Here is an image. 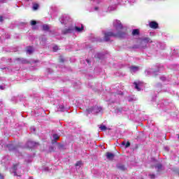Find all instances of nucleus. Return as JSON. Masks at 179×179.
Listing matches in <instances>:
<instances>
[{"mask_svg":"<svg viewBox=\"0 0 179 179\" xmlns=\"http://www.w3.org/2000/svg\"><path fill=\"white\" fill-rule=\"evenodd\" d=\"M114 30L110 31H103L104 36L103 39H99L101 41H110L111 37H118L119 38H124L127 36V28L122 25L121 21L115 20L113 22Z\"/></svg>","mask_w":179,"mask_h":179,"instance_id":"1","label":"nucleus"},{"mask_svg":"<svg viewBox=\"0 0 179 179\" xmlns=\"http://www.w3.org/2000/svg\"><path fill=\"white\" fill-rule=\"evenodd\" d=\"M152 43V39L149 37H143L138 41V44L135 48H148V45Z\"/></svg>","mask_w":179,"mask_h":179,"instance_id":"2","label":"nucleus"},{"mask_svg":"<svg viewBox=\"0 0 179 179\" xmlns=\"http://www.w3.org/2000/svg\"><path fill=\"white\" fill-rule=\"evenodd\" d=\"M59 22L62 24H64V26H66V24H71L72 19L71 18V17H69V15H64L60 17Z\"/></svg>","mask_w":179,"mask_h":179,"instance_id":"3","label":"nucleus"},{"mask_svg":"<svg viewBox=\"0 0 179 179\" xmlns=\"http://www.w3.org/2000/svg\"><path fill=\"white\" fill-rule=\"evenodd\" d=\"M101 107L94 106V108H90L87 109V114H97L99 113H101Z\"/></svg>","mask_w":179,"mask_h":179,"instance_id":"4","label":"nucleus"},{"mask_svg":"<svg viewBox=\"0 0 179 179\" xmlns=\"http://www.w3.org/2000/svg\"><path fill=\"white\" fill-rule=\"evenodd\" d=\"M62 34H71L75 33V27L69 26L68 28H66L62 31Z\"/></svg>","mask_w":179,"mask_h":179,"instance_id":"5","label":"nucleus"},{"mask_svg":"<svg viewBox=\"0 0 179 179\" xmlns=\"http://www.w3.org/2000/svg\"><path fill=\"white\" fill-rule=\"evenodd\" d=\"M134 88L136 90L137 92H141L142 89H143V82L141 81H136L134 83Z\"/></svg>","mask_w":179,"mask_h":179,"instance_id":"6","label":"nucleus"},{"mask_svg":"<svg viewBox=\"0 0 179 179\" xmlns=\"http://www.w3.org/2000/svg\"><path fill=\"white\" fill-rule=\"evenodd\" d=\"M20 171H22V169H17V164L14 165L10 169V173H13L14 176H17L18 177H20Z\"/></svg>","mask_w":179,"mask_h":179,"instance_id":"7","label":"nucleus"},{"mask_svg":"<svg viewBox=\"0 0 179 179\" xmlns=\"http://www.w3.org/2000/svg\"><path fill=\"white\" fill-rule=\"evenodd\" d=\"M7 147L8 148V150L10 151H13L14 152V153H15V155H20V153H19L18 150H17V147H15L13 144H8L7 145Z\"/></svg>","mask_w":179,"mask_h":179,"instance_id":"8","label":"nucleus"},{"mask_svg":"<svg viewBox=\"0 0 179 179\" xmlns=\"http://www.w3.org/2000/svg\"><path fill=\"white\" fill-rule=\"evenodd\" d=\"M122 92L121 91H118L116 94L115 93H113L111 94V98L112 99H121V97H122Z\"/></svg>","mask_w":179,"mask_h":179,"instance_id":"9","label":"nucleus"},{"mask_svg":"<svg viewBox=\"0 0 179 179\" xmlns=\"http://www.w3.org/2000/svg\"><path fill=\"white\" fill-rule=\"evenodd\" d=\"M38 145V143H36L34 141H29L27 143L26 148H29V149H31V148H34V146H37Z\"/></svg>","mask_w":179,"mask_h":179,"instance_id":"10","label":"nucleus"},{"mask_svg":"<svg viewBox=\"0 0 179 179\" xmlns=\"http://www.w3.org/2000/svg\"><path fill=\"white\" fill-rule=\"evenodd\" d=\"M85 30V27L83 25H81V27H74V33H83Z\"/></svg>","mask_w":179,"mask_h":179,"instance_id":"11","label":"nucleus"},{"mask_svg":"<svg viewBox=\"0 0 179 179\" xmlns=\"http://www.w3.org/2000/svg\"><path fill=\"white\" fill-rule=\"evenodd\" d=\"M149 26L150 29H157L159 27V24L156 21L150 22Z\"/></svg>","mask_w":179,"mask_h":179,"instance_id":"12","label":"nucleus"},{"mask_svg":"<svg viewBox=\"0 0 179 179\" xmlns=\"http://www.w3.org/2000/svg\"><path fill=\"white\" fill-rule=\"evenodd\" d=\"M139 66H130V72L131 73H136L139 71Z\"/></svg>","mask_w":179,"mask_h":179,"instance_id":"13","label":"nucleus"},{"mask_svg":"<svg viewBox=\"0 0 179 179\" xmlns=\"http://www.w3.org/2000/svg\"><path fill=\"white\" fill-rule=\"evenodd\" d=\"M15 62H17V64H27V60L22 58H17L15 59Z\"/></svg>","mask_w":179,"mask_h":179,"instance_id":"14","label":"nucleus"},{"mask_svg":"<svg viewBox=\"0 0 179 179\" xmlns=\"http://www.w3.org/2000/svg\"><path fill=\"white\" fill-rule=\"evenodd\" d=\"M106 157L108 159V160H113V159H114V154L111 152H107Z\"/></svg>","mask_w":179,"mask_h":179,"instance_id":"15","label":"nucleus"},{"mask_svg":"<svg viewBox=\"0 0 179 179\" xmlns=\"http://www.w3.org/2000/svg\"><path fill=\"white\" fill-rule=\"evenodd\" d=\"M52 138V143H55V141H58L59 139V136H58V134H53Z\"/></svg>","mask_w":179,"mask_h":179,"instance_id":"16","label":"nucleus"},{"mask_svg":"<svg viewBox=\"0 0 179 179\" xmlns=\"http://www.w3.org/2000/svg\"><path fill=\"white\" fill-rule=\"evenodd\" d=\"M42 29L44 30V31H50V25L43 24Z\"/></svg>","mask_w":179,"mask_h":179,"instance_id":"17","label":"nucleus"},{"mask_svg":"<svg viewBox=\"0 0 179 179\" xmlns=\"http://www.w3.org/2000/svg\"><path fill=\"white\" fill-rule=\"evenodd\" d=\"M33 51H34V49L33 48V47H28L27 49V54H32Z\"/></svg>","mask_w":179,"mask_h":179,"instance_id":"18","label":"nucleus"},{"mask_svg":"<svg viewBox=\"0 0 179 179\" xmlns=\"http://www.w3.org/2000/svg\"><path fill=\"white\" fill-rule=\"evenodd\" d=\"M139 34V30L138 29H134L132 31L133 36H138Z\"/></svg>","mask_w":179,"mask_h":179,"instance_id":"19","label":"nucleus"},{"mask_svg":"<svg viewBox=\"0 0 179 179\" xmlns=\"http://www.w3.org/2000/svg\"><path fill=\"white\" fill-rule=\"evenodd\" d=\"M96 58H99V59H101L103 57V53H97L96 55H95Z\"/></svg>","mask_w":179,"mask_h":179,"instance_id":"20","label":"nucleus"},{"mask_svg":"<svg viewBox=\"0 0 179 179\" xmlns=\"http://www.w3.org/2000/svg\"><path fill=\"white\" fill-rule=\"evenodd\" d=\"M124 111V109L122 108H116L115 110V113H117V114H120V113H122Z\"/></svg>","mask_w":179,"mask_h":179,"instance_id":"21","label":"nucleus"},{"mask_svg":"<svg viewBox=\"0 0 179 179\" xmlns=\"http://www.w3.org/2000/svg\"><path fill=\"white\" fill-rule=\"evenodd\" d=\"M32 8L34 10H37V9H38V4L37 3L34 4Z\"/></svg>","mask_w":179,"mask_h":179,"instance_id":"22","label":"nucleus"},{"mask_svg":"<svg viewBox=\"0 0 179 179\" xmlns=\"http://www.w3.org/2000/svg\"><path fill=\"white\" fill-rule=\"evenodd\" d=\"M58 110L59 111H64V110H65V107H64L62 105H60L59 106Z\"/></svg>","mask_w":179,"mask_h":179,"instance_id":"23","label":"nucleus"},{"mask_svg":"<svg viewBox=\"0 0 179 179\" xmlns=\"http://www.w3.org/2000/svg\"><path fill=\"white\" fill-rule=\"evenodd\" d=\"M99 128L101 131H106L107 129V127L105 125H101Z\"/></svg>","mask_w":179,"mask_h":179,"instance_id":"24","label":"nucleus"},{"mask_svg":"<svg viewBox=\"0 0 179 179\" xmlns=\"http://www.w3.org/2000/svg\"><path fill=\"white\" fill-rule=\"evenodd\" d=\"M112 10H115V6H110L108 7V11L112 12Z\"/></svg>","mask_w":179,"mask_h":179,"instance_id":"25","label":"nucleus"},{"mask_svg":"<svg viewBox=\"0 0 179 179\" xmlns=\"http://www.w3.org/2000/svg\"><path fill=\"white\" fill-rule=\"evenodd\" d=\"M80 166H82V162L78 161V162L76 164V167H80Z\"/></svg>","mask_w":179,"mask_h":179,"instance_id":"26","label":"nucleus"},{"mask_svg":"<svg viewBox=\"0 0 179 179\" xmlns=\"http://www.w3.org/2000/svg\"><path fill=\"white\" fill-rule=\"evenodd\" d=\"M53 51H54V52H57V51H58V46L55 45L53 47Z\"/></svg>","mask_w":179,"mask_h":179,"instance_id":"27","label":"nucleus"},{"mask_svg":"<svg viewBox=\"0 0 179 179\" xmlns=\"http://www.w3.org/2000/svg\"><path fill=\"white\" fill-rule=\"evenodd\" d=\"M45 38H42L41 41V44L44 45V43H45Z\"/></svg>","mask_w":179,"mask_h":179,"instance_id":"28","label":"nucleus"},{"mask_svg":"<svg viewBox=\"0 0 179 179\" xmlns=\"http://www.w3.org/2000/svg\"><path fill=\"white\" fill-rule=\"evenodd\" d=\"M160 80H162V82H166V80H167L165 76H162L160 78Z\"/></svg>","mask_w":179,"mask_h":179,"instance_id":"29","label":"nucleus"},{"mask_svg":"<svg viewBox=\"0 0 179 179\" xmlns=\"http://www.w3.org/2000/svg\"><path fill=\"white\" fill-rule=\"evenodd\" d=\"M145 72H147V73L149 75V73H152L153 70L152 69H148V70H146Z\"/></svg>","mask_w":179,"mask_h":179,"instance_id":"30","label":"nucleus"},{"mask_svg":"<svg viewBox=\"0 0 179 179\" xmlns=\"http://www.w3.org/2000/svg\"><path fill=\"white\" fill-rule=\"evenodd\" d=\"M155 167H156V169H157V170H161L162 166V164H158Z\"/></svg>","mask_w":179,"mask_h":179,"instance_id":"31","label":"nucleus"},{"mask_svg":"<svg viewBox=\"0 0 179 179\" xmlns=\"http://www.w3.org/2000/svg\"><path fill=\"white\" fill-rule=\"evenodd\" d=\"M36 23L37 22L36 21H34V20L31 21V26H36Z\"/></svg>","mask_w":179,"mask_h":179,"instance_id":"32","label":"nucleus"},{"mask_svg":"<svg viewBox=\"0 0 179 179\" xmlns=\"http://www.w3.org/2000/svg\"><path fill=\"white\" fill-rule=\"evenodd\" d=\"M31 132H35L36 131V128H34V127H31L30 128Z\"/></svg>","mask_w":179,"mask_h":179,"instance_id":"33","label":"nucleus"},{"mask_svg":"<svg viewBox=\"0 0 179 179\" xmlns=\"http://www.w3.org/2000/svg\"><path fill=\"white\" fill-rule=\"evenodd\" d=\"M129 146H131V143L127 142L126 145H125V148H129Z\"/></svg>","mask_w":179,"mask_h":179,"instance_id":"34","label":"nucleus"},{"mask_svg":"<svg viewBox=\"0 0 179 179\" xmlns=\"http://www.w3.org/2000/svg\"><path fill=\"white\" fill-rule=\"evenodd\" d=\"M5 86L4 85H0V90H4Z\"/></svg>","mask_w":179,"mask_h":179,"instance_id":"35","label":"nucleus"},{"mask_svg":"<svg viewBox=\"0 0 179 179\" xmlns=\"http://www.w3.org/2000/svg\"><path fill=\"white\" fill-rule=\"evenodd\" d=\"M0 2H1L2 3H5L8 2V0H0Z\"/></svg>","mask_w":179,"mask_h":179,"instance_id":"36","label":"nucleus"},{"mask_svg":"<svg viewBox=\"0 0 179 179\" xmlns=\"http://www.w3.org/2000/svg\"><path fill=\"white\" fill-rule=\"evenodd\" d=\"M150 178H155V174H150Z\"/></svg>","mask_w":179,"mask_h":179,"instance_id":"37","label":"nucleus"},{"mask_svg":"<svg viewBox=\"0 0 179 179\" xmlns=\"http://www.w3.org/2000/svg\"><path fill=\"white\" fill-rule=\"evenodd\" d=\"M0 22H3V17L0 16Z\"/></svg>","mask_w":179,"mask_h":179,"instance_id":"38","label":"nucleus"},{"mask_svg":"<svg viewBox=\"0 0 179 179\" xmlns=\"http://www.w3.org/2000/svg\"><path fill=\"white\" fill-rule=\"evenodd\" d=\"M119 168H120L121 170H124V166H119Z\"/></svg>","mask_w":179,"mask_h":179,"instance_id":"39","label":"nucleus"},{"mask_svg":"<svg viewBox=\"0 0 179 179\" xmlns=\"http://www.w3.org/2000/svg\"><path fill=\"white\" fill-rule=\"evenodd\" d=\"M86 62H87V64H90V61L89 59H86Z\"/></svg>","mask_w":179,"mask_h":179,"instance_id":"40","label":"nucleus"},{"mask_svg":"<svg viewBox=\"0 0 179 179\" xmlns=\"http://www.w3.org/2000/svg\"><path fill=\"white\" fill-rule=\"evenodd\" d=\"M94 10H99V7H95Z\"/></svg>","mask_w":179,"mask_h":179,"instance_id":"41","label":"nucleus"},{"mask_svg":"<svg viewBox=\"0 0 179 179\" xmlns=\"http://www.w3.org/2000/svg\"><path fill=\"white\" fill-rule=\"evenodd\" d=\"M45 171H48V167L45 168Z\"/></svg>","mask_w":179,"mask_h":179,"instance_id":"42","label":"nucleus"},{"mask_svg":"<svg viewBox=\"0 0 179 179\" xmlns=\"http://www.w3.org/2000/svg\"><path fill=\"white\" fill-rule=\"evenodd\" d=\"M0 179H3V176L0 173Z\"/></svg>","mask_w":179,"mask_h":179,"instance_id":"43","label":"nucleus"},{"mask_svg":"<svg viewBox=\"0 0 179 179\" xmlns=\"http://www.w3.org/2000/svg\"><path fill=\"white\" fill-rule=\"evenodd\" d=\"M1 163L3 164V163H5V159H3L2 160H1Z\"/></svg>","mask_w":179,"mask_h":179,"instance_id":"44","label":"nucleus"},{"mask_svg":"<svg viewBox=\"0 0 179 179\" xmlns=\"http://www.w3.org/2000/svg\"><path fill=\"white\" fill-rule=\"evenodd\" d=\"M162 90H163V92H169L168 90H164V89H163Z\"/></svg>","mask_w":179,"mask_h":179,"instance_id":"45","label":"nucleus"},{"mask_svg":"<svg viewBox=\"0 0 179 179\" xmlns=\"http://www.w3.org/2000/svg\"><path fill=\"white\" fill-rule=\"evenodd\" d=\"M122 145L124 146V145H125V142H122Z\"/></svg>","mask_w":179,"mask_h":179,"instance_id":"46","label":"nucleus"},{"mask_svg":"<svg viewBox=\"0 0 179 179\" xmlns=\"http://www.w3.org/2000/svg\"><path fill=\"white\" fill-rule=\"evenodd\" d=\"M30 162H31V158L28 161V163H30Z\"/></svg>","mask_w":179,"mask_h":179,"instance_id":"47","label":"nucleus"},{"mask_svg":"<svg viewBox=\"0 0 179 179\" xmlns=\"http://www.w3.org/2000/svg\"><path fill=\"white\" fill-rule=\"evenodd\" d=\"M29 179H33V178L30 177Z\"/></svg>","mask_w":179,"mask_h":179,"instance_id":"48","label":"nucleus"},{"mask_svg":"<svg viewBox=\"0 0 179 179\" xmlns=\"http://www.w3.org/2000/svg\"><path fill=\"white\" fill-rule=\"evenodd\" d=\"M62 62H64V60H63V59H62Z\"/></svg>","mask_w":179,"mask_h":179,"instance_id":"49","label":"nucleus"},{"mask_svg":"<svg viewBox=\"0 0 179 179\" xmlns=\"http://www.w3.org/2000/svg\"><path fill=\"white\" fill-rule=\"evenodd\" d=\"M165 149H166L167 150H169V149H167V148H165Z\"/></svg>","mask_w":179,"mask_h":179,"instance_id":"50","label":"nucleus"},{"mask_svg":"<svg viewBox=\"0 0 179 179\" xmlns=\"http://www.w3.org/2000/svg\"><path fill=\"white\" fill-rule=\"evenodd\" d=\"M129 101H131V99H129Z\"/></svg>","mask_w":179,"mask_h":179,"instance_id":"51","label":"nucleus"},{"mask_svg":"<svg viewBox=\"0 0 179 179\" xmlns=\"http://www.w3.org/2000/svg\"><path fill=\"white\" fill-rule=\"evenodd\" d=\"M178 139H179V136H178Z\"/></svg>","mask_w":179,"mask_h":179,"instance_id":"52","label":"nucleus"},{"mask_svg":"<svg viewBox=\"0 0 179 179\" xmlns=\"http://www.w3.org/2000/svg\"><path fill=\"white\" fill-rule=\"evenodd\" d=\"M27 1H29V0H27Z\"/></svg>","mask_w":179,"mask_h":179,"instance_id":"53","label":"nucleus"}]
</instances>
